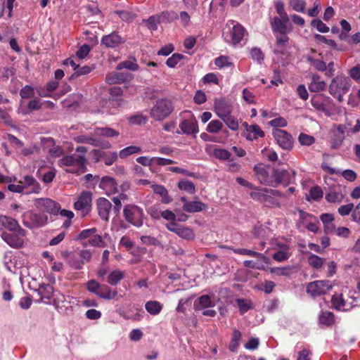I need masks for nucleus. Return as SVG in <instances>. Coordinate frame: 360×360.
I'll use <instances>...</instances> for the list:
<instances>
[{
	"label": "nucleus",
	"mask_w": 360,
	"mask_h": 360,
	"mask_svg": "<svg viewBox=\"0 0 360 360\" xmlns=\"http://www.w3.org/2000/svg\"><path fill=\"white\" fill-rule=\"evenodd\" d=\"M225 39L232 43L233 45L245 41V37L248 35L245 27L239 22L234 20H229L226 22L224 31Z\"/></svg>",
	"instance_id": "1"
},
{
	"label": "nucleus",
	"mask_w": 360,
	"mask_h": 360,
	"mask_svg": "<svg viewBox=\"0 0 360 360\" xmlns=\"http://www.w3.org/2000/svg\"><path fill=\"white\" fill-rule=\"evenodd\" d=\"M351 82L348 77L343 75H338L330 82L328 87L329 93L338 101H343V96L350 89Z\"/></svg>",
	"instance_id": "2"
},
{
	"label": "nucleus",
	"mask_w": 360,
	"mask_h": 360,
	"mask_svg": "<svg viewBox=\"0 0 360 360\" xmlns=\"http://www.w3.org/2000/svg\"><path fill=\"white\" fill-rule=\"evenodd\" d=\"M86 159L84 155L72 154L63 157L58 161L60 166L66 167L65 170L70 173L82 174L85 172Z\"/></svg>",
	"instance_id": "3"
},
{
	"label": "nucleus",
	"mask_w": 360,
	"mask_h": 360,
	"mask_svg": "<svg viewBox=\"0 0 360 360\" xmlns=\"http://www.w3.org/2000/svg\"><path fill=\"white\" fill-rule=\"evenodd\" d=\"M173 110L174 106L169 99L160 98L152 107L150 115L155 120L160 121L168 117Z\"/></svg>",
	"instance_id": "4"
},
{
	"label": "nucleus",
	"mask_w": 360,
	"mask_h": 360,
	"mask_svg": "<svg viewBox=\"0 0 360 360\" xmlns=\"http://www.w3.org/2000/svg\"><path fill=\"white\" fill-rule=\"evenodd\" d=\"M22 220L24 226L32 229L46 226L48 223L49 217L44 213L27 211L22 214Z\"/></svg>",
	"instance_id": "5"
},
{
	"label": "nucleus",
	"mask_w": 360,
	"mask_h": 360,
	"mask_svg": "<svg viewBox=\"0 0 360 360\" xmlns=\"http://www.w3.org/2000/svg\"><path fill=\"white\" fill-rule=\"evenodd\" d=\"M124 216L125 219L136 227L142 226L143 224V211L134 205H127L124 207Z\"/></svg>",
	"instance_id": "6"
},
{
	"label": "nucleus",
	"mask_w": 360,
	"mask_h": 360,
	"mask_svg": "<svg viewBox=\"0 0 360 360\" xmlns=\"http://www.w3.org/2000/svg\"><path fill=\"white\" fill-rule=\"evenodd\" d=\"M92 195L89 191H82L74 203V209L84 217L91 209Z\"/></svg>",
	"instance_id": "7"
},
{
	"label": "nucleus",
	"mask_w": 360,
	"mask_h": 360,
	"mask_svg": "<svg viewBox=\"0 0 360 360\" xmlns=\"http://www.w3.org/2000/svg\"><path fill=\"white\" fill-rule=\"evenodd\" d=\"M300 219L297 223V228L301 231L307 229L309 231L316 233L319 229V222L313 215L302 210L299 212Z\"/></svg>",
	"instance_id": "8"
},
{
	"label": "nucleus",
	"mask_w": 360,
	"mask_h": 360,
	"mask_svg": "<svg viewBox=\"0 0 360 360\" xmlns=\"http://www.w3.org/2000/svg\"><path fill=\"white\" fill-rule=\"evenodd\" d=\"M325 191V199L329 203L342 202L346 194L345 187L339 184H333Z\"/></svg>",
	"instance_id": "9"
},
{
	"label": "nucleus",
	"mask_w": 360,
	"mask_h": 360,
	"mask_svg": "<svg viewBox=\"0 0 360 360\" xmlns=\"http://www.w3.org/2000/svg\"><path fill=\"white\" fill-rule=\"evenodd\" d=\"M34 207L40 212L57 215L60 211V204L47 198H40L34 200Z\"/></svg>",
	"instance_id": "10"
},
{
	"label": "nucleus",
	"mask_w": 360,
	"mask_h": 360,
	"mask_svg": "<svg viewBox=\"0 0 360 360\" xmlns=\"http://www.w3.org/2000/svg\"><path fill=\"white\" fill-rule=\"evenodd\" d=\"M332 288L329 281H315L309 283L307 286V292L313 297L326 294Z\"/></svg>",
	"instance_id": "11"
},
{
	"label": "nucleus",
	"mask_w": 360,
	"mask_h": 360,
	"mask_svg": "<svg viewBox=\"0 0 360 360\" xmlns=\"http://www.w3.org/2000/svg\"><path fill=\"white\" fill-rule=\"evenodd\" d=\"M273 136L276 143L281 148L289 150L292 148L293 139L286 131L280 129H274Z\"/></svg>",
	"instance_id": "12"
},
{
	"label": "nucleus",
	"mask_w": 360,
	"mask_h": 360,
	"mask_svg": "<svg viewBox=\"0 0 360 360\" xmlns=\"http://www.w3.org/2000/svg\"><path fill=\"white\" fill-rule=\"evenodd\" d=\"M272 170L273 169L263 165H257L254 167L255 176L257 179L262 184L270 186L273 185L272 181Z\"/></svg>",
	"instance_id": "13"
},
{
	"label": "nucleus",
	"mask_w": 360,
	"mask_h": 360,
	"mask_svg": "<svg viewBox=\"0 0 360 360\" xmlns=\"http://www.w3.org/2000/svg\"><path fill=\"white\" fill-rule=\"evenodd\" d=\"M267 191V188H255L250 195L253 200L262 202L266 206H278L277 200L271 198Z\"/></svg>",
	"instance_id": "14"
},
{
	"label": "nucleus",
	"mask_w": 360,
	"mask_h": 360,
	"mask_svg": "<svg viewBox=\"0 0 360 360\" xmlns=\"http://www.w3.org/2000/svg\"><path fill=\"white\" fill-rule=\"evenodd\" d=\"M90 51L89 45H82L76 53V56L70 57L64 60L63 64L70 65L73 70H76L80 65L79 62L87 56Z\"/></svg>",
	"instance_id": "15"
},
{
	"label": "nucleus",
	"mask_w": 360,
	"mask_h": 360,
	"mask_svg": "<svg viewBox=\"0 0 360 360\" xmlns=\"http://www.w3.org/2000/svg\"><path fill=\"white\" fill-rule=\"evenodd\" d=\"M331 98L322 94L314 95L311 98V105L318 111L325 113L326 115H330L328 108V104L331 101Z\"/></svg>",
	"instance_id": "16"
},
{
	"label": "nucleus",
	"mask_w": 360,
	"mask_h": 360,
	"mask_svg": "<svg viewBox=\"0 0 360 360\" xmlns=\"http://www.w3.org/2000/svg\"><path fill=\"white\" fill-rule=\"evenodd\" d=\"M179 127L183 134L191 135L193 137H195L199 131L198 124L194 117L183 120L179 124Z\"/></svg>",
	"instance_id": "17"
},
{
	"label": "nucleus",
	"mask_w": 360,
	"mask_h": 360,
	"mask_svg": "<svg viewBox=\"0 0 360 360\" xmlns=\"http://www.w3.org/2000/svg\"><path fill=\"white\" fill-rule=\"evenodd\" d=\"M321 167L323 171L326 172L330 174H341L346 180L349 181H354L356 179V174L352 169H345L341 171L330 167L326 162H323L321 165Z\"/></svg>",
	"instance_id": "18"
},
{
	"label": "nucleus",
	"mask_w": 360,
	"mask_h": 360,
	"mask_svg": "<svg viewBox=\"0 0 360 360\" xmlns=\"http://www.w3.org/2000/svg\"><path fill=\"white\" fill-rule=\"evenodd\" d=\"M22 184L23 189L26 191L25 194L39 193L41 191V186L38 181L30 175L23 176V179L19 181Z\"/></svg>",
	"instance_id": "19"
},
{
	"label": "nucleus",
	"mask_w": 360,
	"mask_h": 360,
	"mask_svg": "<svg viewBox=\"0 0 360 360\" xmlns=\"http://www.w3.org/2000/svg\"><path fill=\"white\" fill-rule=\"evenodd\" d=\"M0 224L10 231L18 232L21 235H25V230L22 229L18 221L12 217L6 215H0Z\"/></svg>",
	"instance_id": "20"
},
{
	"label": "nucleus",
	"mask_w": 360,
	"mask_h": 360,
	"mask_svg": "<svg viewBox=\"0 0 360 360\" xmlns=\"http://www.w3.org/2000/svg\"><path fill=\"white\" fill-rule=\"evenodd\" d=\"M1 236L2 239L11 247L20 248L23 245V237L25 235H21L18 232L11 233L4 231Z\"/></svg>",
	"instance_id": "21"
},
{
	"label": "nucleus",
	"mask_w": 360,
	"mask_h": 360,
	"mask_svg": "<svg viewBox=\"0 0 360 360\" xmlns=\"http://www.w3.org/2000/svg\"><path fill=\"white\" fill-rule=\"evenodd\" d=\"M331 303L333 307L338 311H349L354 307L353 302H348L343 297L342 294H335L332 296Z\"/></svg>",
	"instance_id": "22"
},
{
	"label": "nucleus",
	"mask_w": 360,
	"mask_h": 360,
	"mask_svg": "<svg viewBox=\"0 0 360 360\" xmlns=\"http://www.w3.org/2000/svg\"><path fill=\"white\" fill-rule=\"evenodd\" d=\"M214 112L221 119L231 114L233 106L224 99H217L214 101Z\"/></svg>",
	"instance_id": "23"
},
{
	"label": "nucleus",
	"mask_w": 360,
	"mask_h": 360,
	"mask_svg": "<svg viewBox=\"0 0 360 360\" xmlns=\"http://www.w3.org/2000/svg\"><path fill=\"white\" fill-rule=\"evenodd\" d=\"M272 175L273 185H271V186L274 187L279 184L286 186L291 181L290 174L287 170L273 169Z\"/></svg>",
	"instance_id": "24"
},
{
	"label": "nucleus",
	"mask_w": 360,
	"mask_h": 360,
	"mask_svg": "<svg viewBox=\"0 0 360 360\" xmlns=\"http://www.w3.org/2000/svg\"><path fill=\"white\" fill-rule=\"evenodd\" d=\"M131 78L129 72H112L105 76V82L109 84H122Z\"/></svg>",
	"instance_id": "25"
},
{
	"label": "nucleus",
	"mask_w": 360,
	"mask_h": 360,
	"mask_svg": "<svg viewBox=\"0 0 360 360\" xmlns=\"http://www.w3.org/2000/svg\"><path fill=\"white\" fill-rule=\"evenodd\" d=\"M96 206L100 217L104 221H108L112 207L110 202L105 198H99L96 201Z\"/></svg>",
	"instance_id": "26"
},
{
	"label": "nucleus",
	"mask_w": 360,
	"mask_h": 360,
	"mask_svg": "<svg viewBox=\"0 0 360 360\" xmlns=\"http://www.w3.org/2000/svg\"><path fill=\"white\" fill-rule=\"evenodd\" d=\"M99 187L104 191L108 195L113 194L117 191V184L115 179L110 176H103L99 184Z\"/></svg>",
	"instance_id": "27"
},
{
	"label": "nucleus",
	"mask_w": 360,
	"mask_h": 360,
	"mask_svg": "<svg viewBox=\"0 0 360 360\" xmlns=\"http://www.w3.org/2000/svg\"><path fill=\"white\" fill-rule=\"evenodd\" d=\"M215 306V302L210 295H205L198 297L194 303L195 310H202L207 308H212Z\"/></svg>",
	"instance_id": "28"
},
{
	"label": "nucleus",
	"mask_w": 360,
	"mask_h": 360,
	"mask_svg": "<svg viewBox=\"0 0 360 360\" xmlns=\"http://www.w3.org/2000/svg\"><path fill=\"white\" fill-rule=\"evenodd\" d=\"M288 21L278 17L272 18L270 22L273 32L276 34H286L288 32L286 22Z\"/></svg>",
	"instance_id": "29"
},
{
	"label": "nucleus",
	"mask_w": 360,
	"mask_h": 360,
	"mask_svg": "<svg viewBox=\"0 0 360 360\" xmlns=\"http://www.w3.org/2000/svg\"><path fill=\"white\" fill-rule=\"evenodd\" d=\"M326 87V83L321 79L320 75L314 74L311 75V81L309 84V89L311 92H320Z\"/></svg>",
	"instance_id": "30"
},
{
	"label": "nucleus",
	"mask_w": 360,
	"mask_h": 360,
	"mask_svg": "<svg viewBox=\"0 0 360 360\" xmlns=\"http://www.w3.org/2000/svg\"><path fill=\"white\" fill-rule=\"evenodd\" d=\"M122 39L116 32L105 35L101 39V44L108 48H115L121 43Z\"/></svg>",
	"instance_id": "31"
},
{
	"label": "nucleus",
	"mask_w": 360,
	"mask_h": 360,
	"mask_svg": "<svg viewBox=\"0 0 360 360\" xmlns=\"http://www.w3.org/2000/svg\"><path fill=\"white\" fill-rule=\"evenodd\" d=\"M151 188L153 192L161 197V201L164 204H169L172 201V198L169 196L168 191L162 185L152 184Z\"/></svg>",
	"instance_id": "32"
},
{
	"label": "nucleus",
	"mask_w": 360,
	"mask_h": 360,
	"mask_svg": "<svg viewBox=\"0 0 360 360\" xmlns=\"http://www.w3.org/2000/svg\"><path fill=\"white\" fill-rule=\"evenodd\" d=\"M58 86V82L57 81H51L46 86H37L35 89L41 97H50V94L55 91Z\"/></svg>",
	"instance_id": "33"
},
{
	"label": "nucleus",
	"mask_w": 360,
	"mask_h": 360,
	"mask_svg": "<svg viewBox=\"0 0 360 360\" xmlns=\"http://www.w3.org/2000/svg\"><path fill=\"white\" fill-rule=\"evenodd\" d=\"M97 296L107 300H114L117 296V291L112 289L108 285L103 284L97 293Z\"/></svg>",
	"instance_id": "34"
},
{
	"label": "nucleus",
	"mask_w": 360,
	"mask_h": 360,
	"mask_svg": "<svg viewBox=\"0 0 360 360\" xmlns=\"http://www.w3.org/2000/svg\"><path fill=\"white\" fill-rule=\"evenodd\" d=\"M183 210L186 212L193 213L201 212L207 208V205L200 201H190L186 202V205H183Z\"/></svg>",
	"instance_id": "35"
},
{
	"label": "nucleus",
	"mask_w": 360,
	"mask_h": 360,
	"mask_svg": "<svg viewBox=\"0 0 360 360\" xmlns=\"http://www.w3.org/2000/svg\"><path fill=\"white\" fill-rule=\"evenodd\" d=\"M247 140L253 141L259 137L264 136V132L262 130L259 126L257 124H251L250 129L247 133L244 134Z\"/></svg>",
	"instance_id": "36"
},
{
	"label": "nucleus",
	"mask_w": 360,
	"mask_h": 360,
	"mask_svg": "<svg viewBox=\"0 0 360 360\" xmlns=\"http://www.w3.org/2000/svg\"><path fill=\"white\" fill-rule=\"evenodd\" d=\"M146 310L151 315H158L162 309V304L158 301H148L145 304Z\"/></svg>",
	"instance_id": "37"
},
{
	"label": "nucleus",
	"mask_w": 360,
	"mask_h": 360,
	"mask_svg": "<svg viewBox=\"0 0 360 360\" xmlns=\"http://www.w3.org/2000/svg\"><path fill=\"white\" fill-rule=\"evenodd\" d=\"M37 291L41 296V300H50L53 293V288L50 284H41Z\"/></svg>",
	"instance_id": "38"
},
{
	"label": "nucleus",
	"mask_w": 360,
	"mask_h": 360,
	"mask_svg": "<svg viewBox=\"0 0 360 360\" xmlns=\"http://www.w3.org/2000/svg\"><path fill=\"white\" fill-rule=\"evenodd\" d=\"M95 134L105 137H116L120 134L117 131L110 127H97L95 129Z\"/></svg>",
	"instance_id": "39"
},
{
	"label": "nucleus",
	"mask_w": 360,
	"mask_h": 360,
	"mask_svg": "<svg viewBox=\"0 0 360 360\" xmlns=\"http://www.w3.org/2000/svg\"><path fill=\"white\" fill-rule=\"evenodd\" d=\"M319 323L324 326H329L334 323V315L330 311H322L319 316Z\"/></svg>",
	"instance_id": "40"
},
{
	"label": "nucleus",
	"mask_w": 360,
	"mask_h": 360,
	"mask_svg": "<svg viewBox=\"0 0 360 360\" xmlns=\"http://www.w3.org/2000/svg\"><path fill=\"white\" fill-rule=\"evenodd\" d=\"M233 251L235 253L238 254V255H249L251 257H256L263 259L265 262H267L269 260L268 257L264 256L263 254L259 253L254 250H248V249H245V248H236V249H233Z\"/></svg>",
	"instance_id": "41"
},
{
	"label": "nucleus",
	"mask_w": 360,
	"mask_h": 360,
	"mask_svg": "<svg viewBox=\"0 0 360 360\" xmlns=\"http://www.w3.org/2000/svg\"><path fill=\"white\" fill-rule=\"evenodd\" d=\"M307 3L305 0H290L289 7L294 11L305 13Z\"/></svg>",
	"instance_id": "42"
},
{
	"label": "nucleus",
	"mask_w": 360,
	"mask_h": 360,
	"mask_svg": "<svg viewBox=\"0 0 360 360\" xmlns=\"http://www.w3.org/2000/svg\"><path fill=\"white\" fill-rule=\"evenodd\" d=\"M242 334L240 330L234 329L233 331L231 342L229 343V349L231 352H236L240 345Z\"/></svg>",
	"instance_id": "43"
},
{
	"label": "nucleus",
	"mask_w": 360,
	"mask_h": 360,
	"mask_svg": "<svg viewBox=\"0 0 360 360\" xmlns=\"http://www.w3.org/2000/svg\"><path fill=\"white\" fill-rule=\"evenodd\" d=\"M124 278V274L118 269L112 271L108 276L107 282L111 285H116Z\"/></svg>",
	"instance_id": "44"
},
{
	"label": "nucleus",
	"mask_w": 360,
	"mask_h": 360,
	"mask_svg": "<svg viewBox=\"0 0 360 360\" xmlns=\"http://www.w3.org/2000/svg\"><path fill=\"white\" fill-rule=\"evenodd\" d=\"M214 64L219 69L231 67L233 65L230 57L221 56L214 59Z\"/></svg>",
	"instance_id": "45"
},
{
	"label": "nucleus",
	"mask_w": 360,
	"mask_h": 360,
	"mask_svg": "<svg viewBox=\"0 0 360 360\" xmlns=\"http://www.w3.org/2000/svg\"><path fill=\"white\" fill-rule=\"evenodd\" d=\"M141 152V147L135 146H127V147L122 149L119 153V157L121 159H124L131 155L139 153Z\"/></svg>",
	"instance_id": "46"
},
{
	"label": "nucleus",
	"mask_w": 360,
	"mask_h": 360,
	"mask_svg": "<svg viewBox=\"0 0 360 360\" xmlns=\"http://www.w3.org/2000/svg\"><path fill=\"white\" fill-rule=\"evenodd\" d=\"M176 234L181 238L187 240L193 239L195 237L194 232L191 229L182 226H180L177 229Z\"/></svg>",
	"instance_id": "47"
},
{
	"label": "nucleus",
	"mask_w": 360,
	"mask_h": 360,
	"mask_svg": "<svg viewBox=\"0 0 360 360\" xmlns=\"http://www.w3.org/2000/svg\"><path fill=\"white\" fill-rule=\"evenodd\" d=\"M323 192L321 188L319 186H313L310 188L309 191V196H307V199H311L313 200L318 201L323 198Z\"/></svg>",
	"instance_id": "48"
},
{
	"label": "nucleus",
	"mask_w": 360,
	"mask_h": 360,
	"mask_svg": "<svg viewBox=\"0 0 360 360\" xmlns=\"http://www.w3.org/2000/svg\"><path fill=\"white\" fill-rule=\"evenodd\" d=\"M221 120L224 122L226 125L233 131H236L238 129L239 124L236 117L231 115V114L224 117Z\"/></svg>",
	"instance_id": "49"
},
{
	"label": "nucleus",
	"mask_w": 360,
	"mask_h": 360,
	"mask_svg": "<svg viewBox=\"0 0 360 360\" xmlns=\"http://www.w3.org/2000/svg\"><path fill=\"white\" fill-rule=\"evenodd\" d=\"M223 127V123L218 120H212L207 126L206 131L209 133L217 134Z\"/></svg>",
	"instance_id": "50"
},
{
	"label": "nucleus",
	"mask_w": 360,
	"mask_h": 360,
	"mask_svg": "<svg viewBox=\"0 0 360 360\" xmlns=\"http://www.w3.org/2000/svg\"><path fill=\"white\" fill-rule=\"evenodd\" d=\"M236 302L237 303L240 314H244L252 308V303L248 300L238 298L236 300Z\"/></svg>",
	"instance_id": "51"
},
{
	"label": "nucleus",
	"mask_w": 360,
	"mask_h": 360,
	"mask_svg": "<svg viewBox=\"0 0 360 360\" xmlns=\"http://www.w3.org/2000/svg\"><path fill=\"white\" fill-rule=\"evenodd\" d=\"M160 23V22L158 15H152L147 20H143V24L152 31L156 30Z\"/></svg>",
	"instance_id": "52"
},
{
	"label": "nucleus",
	"mask_w": 360,
	"mask_h": 360,
	"mask_svg": "<svg viewBox=\"0 0 360 360\" xmlns=\"http://www.w3.org/2000/svg\"><path fill=\"white\" fill-rule=\"evenodd\" d=\"M180 190L185 191L191 194L195 192V187L193 182L188 180L180 181L178 184Z\"/></svg>",
	"instance_id": "53"
},
{
	"label": "nucleus",
	"mask_w": 360,
	"mask_h": 360,
	"mask_svg": "<svg viewBox=\"0 0 360 360\" xmlns=\"http://www.w3.org/2000/svg\"><path fill=\"white\" fill-rule=\"evenodd\" d=\"M75 141L78 143H86L94 146H100L101 145V141L99 139L86 136H77L75 138Z\"/></svg>",
	"instance_id": "54"
},
{
	"label": "nucleus",
	"mask_w": 360,
	"mask_h": 360,
	"mask_svg": "<svg viewBox=\"0 0 360 360\" xmlns=\"http://www.w3.org/2000/svg\"><path fill=\"white\" fill-rule=\"evenodd\" d=\"M213 155L221 160H227L231 157V153L224 148H217L213 150Z\"/></svg>",
	"instance_id": "55"
},
{
	"label": "nucleus",
	"mask_w": 360,
	"mask_h": 360,
	"mask_svg": "<svg viewBox=\"0 0 360 360\" xmlns=\"http://www.w3.org/2000/svg\"><path fill=\"white\" fill-rule=\"evenodd\" d=\"M290 256L289 250H286L284 247L283 250H277L273 255L272 257L274 260L281 262L287 260Z\"/></svg>",
	"instance_id": "56"
},
{
	"label": "nucleus",
	"mask_w": 360,
	"mask_h": 360,
	"mask_svg": "<svg viewBox=\"0 0 360 360\" xmlns=\"http://www.w3.org/2000/svg\"><path fill=\"white\" fill-rule=\"evenodd\" d=\"M307 60L314 67L316 70L321 72L326 70L327 65L324 61L319 59L313 58L311 56L307 58Z\"/></svg>",
	"instance_id": "57"
},
{
	"label": "nucleus",
	"mask_w": 360,
	"mask_h": 360,
	"mask_svg": "<svg viewBox=\"0 0 360 360\" xmlns=\"http://www.w3.org/2000/svg\"><path fill=\"white\" fill-rule=\"evenodd\" d=\"M323 259L314 254H311L308 257L309 265L315 269H320L323 266Z\"/></svg>",
	"instance_id": "58"
},
{
	"label": "nucleus",
	"mask_w": 360,
	"mask_h": 360,
	"mask_svg": "<svg viewBox=\"0 0 360 360\" xmlns=\"http://www.w3.org/2000/svg\"><path fill=\"white\" fill-rule=\"evenodd\" d=\"M298 141L302 146H310L315 143L314 136L301 133L298 136Z\"/></svg>",
	"instance_id": "59"
},
{
	"label": "nucleus",
	"mask_w": 360,
	"mask_h": 360,
	"mask_svg": "<svg viewBox=\"0 0 360 360\" xmlns=\"http://www.w3.org/2000/svg\"><path fill=\"white\" fill-rule=\"evenodd\" d=\"M311 25L313 27L316 28L319 32L326 33L329 31V27L320 19L316 18L312 20Z\"/></svg>",
	"instance_id": "60"
},
{
	"label": "nucleus",
	"mask_w": 360,
	"mask_h": 360,
	"mask_svg": "<svg viewBox=\"0 0 360 360\" xmlns=\"http://www.w3.org/2000/svg\"><path fill=\"white\" fill-rule=\"evenodd\" d=\"M269 271L271 274H274L276 276H288L290 274V266H283V267H271L269 268Z\"/></svg>",
	"instance_id": "61"
},
{
	"label": "nucleus",
	"mask_w": 360,
	"mask_h": 360,
	"mask_svg": "<svg viewBox=\"0 0 360 360\" xmlns=\"http://www.w3.org/2000/svg\"><path fill=\"white\" fill-rule=\"evenodd\" d=\"M160 22H169L176 18V14L174 12L163 11L160 14L158 15Z\"/></svg>",
	"instance_id": "62"
},
{
	"label": "nucleus",
	"mask_w": 360,
	"mask_h": 360,
	"mask_svg": "<svg viewBox=\"0 0 360 360\" xmlns=\"http://www.w3.org/2000/svg\"><path fill=\"white\" fill-rule=\"evenodd\" d=\"M269 124L274 127V129H278V127H285L288 124L287 120L283 117H278L275 119L271 120Z\"/></svg>",
	"instance_id": "63"
},
{
	"label": "nucleus",
	"mask_w": 360,
	"mask_h": 360,
	"mask_svg": "<svg viewBox=\"0 0 360 360\" xmlns=\"http://www.w3.org/2000/svg\"><path fill=\"white\" fill-rule=\"evenodd\" d=\"M184 58V56L179 53H174L171 57H169L167 61L166 64L169 68H174L179 62Z\"/></svg>",
	"instance_id": "64"
}]
</instances>
